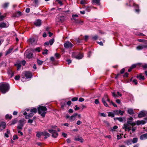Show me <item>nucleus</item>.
I'll return each mask as SVG.
<instances>
[{
    "label": "nucleus",
    "mask_w": 147,
    "mask_h": 147,
    "mask_svg": "<svg viewBox=\"0 0 147 147\" xmlns=\"http://www.w3.org/2000/svg\"><path fill=\"white\" fill-rule=\"evenodd\" d=\"M9 3H4L3 5V8H6L9 5Z\"/></svg>",
    "instance_id": "a18cd8bd"
},
{
    "label": "nucleus",
    "mask_w": 147,
    "mask_h": 147,
    "mask_svg": "<svg viewBox=\"0 0 147 147\" xmlns=\"http://www.w3.org/2000/svg\"><path fill=\"white\" fill-rule=\"evenodd\" d=\"M129 2L130 3V4H129V6H130V5H132L135 9L137 13H139L140 11V10L139 9V7L138 5L134 3L131 2V1H129Z\"/></svg>",
    "instance_id": "423d86ee"
},
{
    "label": "nucleus",
    "mask_w": 147,
    "mask_h": 147,
    "mask_svg": "<svg viewBox=\"0 0 147 147\" xmlns=\"http://www.w3.org/2000/svg\"><path fill=\"white\" fill-rule=\"evenodd\" d=\"M24 74L26 78H30L32 77V73L29 71H26Z\"/></svg>",
    "instance_id": "1a4fd4ad"
},
{
    "label": "nucleus",
    "mask_w": 147,
    "mask_h": 147,
    "mask_svg": "<svg viewBox=\"0 0 147 147\" xmlns=\"http://www.w3.org/2000/svg\"><path fill=\"white\" fill-rule=\"evenodd\" d=\"M55 56L56 58H60L61 57V55L59 53H56L55 54Z\"/></svg>",
    "instance_id": "de8ad7c7"
},
{
    "label": "nucleus",
    "mask_w": 147,
    "mask_h": 147,
    "mask_svg": "<svg viewBox=\"0 0 147 147\" xmlns=\"http://www.w3.org/2000/svg\"><path fill=\"white\" fill-rule=\"evenodd\" d=\"M36 136L39 138L41 136L43 135V132L40 131H37L36 132Z\"/></svg>",
    "instance_id": "393cba45"
},
{
    "label": "nucleus",
    "mask_w": 147,
    "mask_h": 147,
    "mask_svg": "<svg viewBox=\"0 0 147 147\" xmlns=\"http://www.w3.org/2000/svg\"><path fill=\"white\" fill-rule=\"evenodd\" d=\"M146 122L145 121L142 120L141 121H138L136 122V124L137 125H139L140 124L144 125L145 124Z\"/></svg>",
    "instance_id": "aec40b11"
},
{
    "label": "nucleus",
    "mask_w": 147,
    "mask_h": 147,
    "mask_svg": "<svg viewBox=\"0 0 147 147\" xmlns=\"http://www.w3.org/2000/svg\"><path fill=\"white\" fill-rule=\"evenodd\" d=\"M132 82L134 83L136 85L137 84V81L136 80H134L132 81Z\"/></svg>",
    "instance_id": "680f3d73"
},
{
    "label": "nucleus",
    "mask_w": 147,
    "mask_h": 147,
    "mask_svg": "<svg viewBox=\"0 0 147 147\" xmlns=\"http://www.w3.org/2000/svg\"><path fill=\"white\" fill-rule=\"evenodd\" d=\"M83 56L82 54H79L76 56V58L77 59H82Z\"/></svg>",
    "instance_id": "cd10ccee"
},
{
    "label": "nucleus",
    "mask_w": 147,
    "mask_h": 147,
    "mask_svg": "<svg viewBox=\"0 0 147 147\" xmlns=\"http://www.w3.org/2000/svg\"><path fill=\"white\" fill-rule=\"evenodd\" d=\"M138 141V139L137 138H134L133 139L130 141H129V142H132L133 143H135L137 142Z\"/></svg>",
    "instance_id": "bb28decb"
},
{
    "label": "nucleus",
    "mask_w": 147,
    "mask_h": 147,
    "mask_svg": "<svg viewBox=\"0 0 147 147\" xmlns=\"http://www.w3.org/2000/svg\"><path fill=\"white\" fill-rule=\"evenodd\" d=\"M140 67H142L144 69L147 68V64H142L140 63L139 68Z\"/></svg>",
    "instance_id": "4be33fe9"
},
{
    "label": "nucleus",
    "mask_w": 147,
    "mask_h": 147,
    "mask_svg": "<svg viewBox=\"0 0 147 147\" xmlns=\"http://www.w3.org/2000/svg\"><path fill=\"white\" fill-rule=\"evenodd\" d=\"M8 25H7L5 23L3 22L0 24V27L1 28H4L7 27L8 26Z\"/></svg>",
    "instance_id": "5701e85b"
},
{
    "label": "nucleus",
    "mask_w": 147,
    "mask_h": 147,
    "mask_svg": "<svg viewBox=\"0 0 147 147\" xmlns=\"http://www.w3.org/2000/svg\"><path fill=\"white\" fill-rule=\"evenodd\" d=\"M114 120H117L120 122H122L123 121V119L122 117H116L114 118Z\"/></svg>",
    "instance_id": "7c9ffc66"
},
{
    "label": "nucleus",
    "mask_w": 147,
    "mask_h": 147,
    "mask_svg": "<svg viewBox=\"0 0 147 147\" xmlns=\"http://www.w3.org/2000/svg\"><path fill=\"white\" fill-rule=\"evenodd\" d=\"M130 98L131 101L132 102L134 100L133 97L131 94H129V98Z\"/></svg>",
    "instance_id": "8fccbe9b"
},
{
    "label": "nucleus",
    "mask_w": 147,
    "mask_h": 147,
    "mask_svg": "<svg viewBox=\"0 0 147 147\" xmlns=\"http://www.w3.org/2000/svg\"><path fill=\"white\" fill-rule=\"evenodd\" d=\"M24 120L22 119L20 120L19 122V123L18 126V129H22V127L24 124Z\"/></svg>",
    "instance_id": "6e6552de"
},
{
    "label": "nucleus",
    "mask_w": 147,
    "mask_h": 147,
    "mask_svg": "<svg viewBox=\"0 0 147 147\" xmlns=\"http://www.w3.org/2000/svg\"><path fill=\"white\" fill-rule=\"evenodd\" d=\"M21 12L19 11H18L15 14V16L16 17H18L20 16Z\"/></svg>",
    "instance_id": "c756f323"
},
{
    "label": "nucleus",
    "mask_w": 147,
    "mask_h": 147,
    "mask_svg": "<svg viewBox=\"0 0 147 147\" xmlns=\"http://www.w3.org/2000/svg\"><path fill=\"white\" fill-rule=\"evenodd\" d=\"M147 48V43L141 44L138 46L136 49L138 50H142L143 49Z\"/></svg>",
    "instance_id": "0eeeda50"
},
{
    "label": "nucleus",
    "mask_w": 147,
    "mask_h": 147,
    "mask_svg": "<svg viewBox=\"0 0 147 147\" xmlns=\"http://www.w3.org/2000/svg\"><path fill=\"white\" fill-rule=\"evenodd\" d=\"M64 46L65 48L68 49L72 48L73 45L69 41H67L64 43Z\"/></svg>",
    "instance_id": "39448f33"
},
{
    "label": "nucleus",
    "mask_w": 147,
    "mask_h": 147,
    "mask_svg": "<svg viewBox=\"0 0 147 147\" xmlns=\"http://www.w3.org/2000/svg\"><path fill=\"white\" fill-rule=\"evenodd\" d=\"M48 131L50 133L52 134V136L53 137L56 138L58 137V134L56 130L53 129H49Z\"/></svg>",
    "instance_id": "20e7f679"
},
{
    "label": "nucleus",
    "mask_w": 147,
    "mask_h": 147,
    "mask_svg": "<svg viewBox=\"0 0 147 147\" xmlns=\"http://www.w3.org/2000/svg\"><path fill=\"white\" fill-rule=\"evenodd\" d=\"M125 69L124 68L122 69L120 71V74H123L124 72H125Z\"/></svg>",
    "instance_id": "052dcab7"
},
{
    "label": "nucleus",
    "mask_w": 147,
    "mask_h": 147,
    "mask_svg": "<svg viewBox=\"0 0 147 147\" xmlns=\"http://www.w3.org/2000/svg\"><path fill=\"white\" fill-rule=\"evenodd\" d=\"M25 54L26 55L27 58L29 59L32 58L33 56V54L32 53H28L27 51H26Z\"/></svg>",
    "instance_id": "f8f14e48"
},
{
    "label": "nucleus",
    "mask_w": 147,
    "mask_h": 147,
    "mask_svg": "<svg viewBox=\"0 0 147 147\" xmlns=\"http://www.w3.org/2000/svg\"><path fill=\"white\" fill-rule=\"evenodd\" d=\"M43 135L44 136L49 137L51 135L49 133L46 132H45L43 133Z\"/></svg>",
    "instance_id": "2f4dec72"
},
{
    "label": "nucleus",
    "mask_w": 147,
    "mask_h": 147,
    "mask_svg": "<svg viewBox=\"0 0 147 147\" xmlns=\"http://www.w3.org/2000/svg\"><path fill=\"white\" fill-rule=\"evenodd\" d=\"M83 139L82 137L78 138H75L74 140L76 141H79L81 142H83Z\"/></svg>",
    "instance_id": "a878e982"
},
{
    "label": "nucleus",
    "mask_w": 147,
    "mask_h": 147,
    "mask_svg": "<svg viewBox=\"0 0 147 147\" xmlns=\"http://www.w3.org/2000/svg\"><path fill=\"white\" fill-rule=\"evenodd\" d=\"M82 123V122L80 120H78L77 121L76 124L77 125H80Z\"/></svg>",
    "instance_id": "338daca9"
},
{
    "label": "nucleus",
    "mask_w": 147,
    "mask_h": 147,
    "mask_svg": "<svg viewBox=\"0 0 147 147\" xmlns=\"http://www.w3.org/2000/svg\"><path fill=\"white\" fill-rule=\"evenodd\" d=\"M76 118L74 116H73L72 115L70 116V119H69V120L71 121H74L76 119Z\"/></svg>",
    "instance_id": "473e14b6"
},
{
    "label": "nucleus",
    "mask_w": 147,
    "mask_h": 147,
    "mask_svg": "<svg viewBox=\"0 0 147 147\" xmlns=\"http://www.w3.org/2000/svg\"><path fill=\"white\" fill-rule=\"evenodd\" d=\"M7 73L10 78L13 77L14 75V72L11 69H9L8 70Z\"/></svg>",
    "instance_id": "dca6fc26"
},
{
    "label": "nucleus",
    "mask_w": 147,
    "mask_h": 147,
    "mask_svg": "<svg viewBox=\"0 0 147 147\" xmlns=\"http://www.w3.org/2000/svg\"><path fill=\"white\" fill-rule=\"evenodd\" d=\"M20 76L19 75L16 76L15 77V79L16 80H18L20 79Z\"/></svg>",
    "instance_id": "603ef678"
},
{
    "label": "nucleus",
    "mask_w": 147,
    "mask_h": 147,
    "mask_svg": "<svg viewBox=\"0 0 147 147\" xmlns=\"http://www.w3.org/2000/svg\"><path fill=\"white\" fill-rule=\"evenodd\" d=\"M108 96L107 95H105L104 97L102 98V100H104L106 101L107 99H108Z\"/></svg>",
    "instance_id": "a19ab883"
},
{
    "label": "nucleus",
    "mask_w": 147,
    "mask_h": 147,
    "mask_svg": "<svg viewBox=\"0 0 147 147\" xmlns=\"http://www.w3.org/2000/svg\"><path fill=\"white\" fill-rule=\"evenodd\" d=\"M21 62V64H22V65L24 66L26 63V61L24 60H23L21 62Z\"/></svg>",
    "instance_id": "6e6d98bb"
},
{
    "label": "nucleus",
    "mask_w": 147,
    "mask_h": 147,
    "mask_svg": "<svg viewBox=\"0 0 147 147\" xmlns=\"http://www.w3.org/2000/svg\"><path fill=\"white\" fill-rule=\"evenodd\" d=\"M34 50L36 51H37L38 52H40V48L39 47H38L36 48Z\"/></svg>",
    "instance_id": "4d7b16f0"
},
{
    "label": "nucleus",
    "mask_w": 147,
    "mask_h": 147,
    "mask_svg": "<svg viewBox=\"0 0 147 147\" xmlns=\"http://www.w3.org/2000/svg\"><path fill=\"white\" fill-rule=\"evenodd\" d=\"M138 41L139 42H144V44H147V40H145L138 39Z\"/></svg>",
    "instance_id": "72a5a7b5"
},
{
    "label": "nucleus",
    "mask_w": 147,
    "mask_h": 147,
    "mask_svg": "<svg viewBox=\"0 0 147 147\" xmlns=\"http://www.w3.org/2000/svg\"><path fill=\"white\" fill-rule=\"evenodd\" d=\"M29 42H30L31 44L33 45L36 44L37 41L34 38H31L28 40Z\"/></svg>",
    "instance_id": "9b49d317"
},
{
    "label": "nucleus",
    "mask_w": 147,
    "mask_h": 147,
    "mask_svg": "<svg viewBox=\"0 0 147 147\" xmlns=\"http://www.w3.org/2000/svg\"><path fill=\"white\" fill-rule=\"evenodd\" d=\"M33 3L35 4V7L37 6L38 3V0H34Z\"/></svg>",
    "instance_id": "58836bf2"
},
{
    "label": "nucleus",
    "mask_w": 147,
    "mask_h": 147,
    "mask_svg": "<svg viewBox=\"0 0 147 147\" xmlns=\"http://www.w3.org/2000/svg\"><path fill=\"white\" fill-rule=\"evenodd\" d=\"M112 94V96L115 97H118L117 95L116 94L115 92H113Z\"/></svg>",
    "instance_id": "774afa93"
},
{
    "label": "nucleus",
    "mask_w": 147,
    "mask_h": 147,
    "mask_svg": "<svg viewBox=\"0 0 147 147\" xmlns=\"http://www.w3.org/2000/svg\"><path fill=\"white\" fill-rule=\"evenodd\" d=\"M6 126V124L5 122H2L0 123V130H2L4 129Z\"/></svg>",
    "instance_id": "ddd939ff"
},
{
    "label": "nucleus",
    "mask_w": 147,
    "mask_h": 147,
    "mask_svg": "<svg viewBox=\"0 0 147 147\" xmlns=\"http://www.w3.org/2000/svg\"><path fill=\"white\" fill-rule=\"evenodd\" d=\"M5 118L6 119H10L12 118V116L10 115L7 114L5 116Z\"/></svg>",
    "instance_id": "c9c22d12"
},
{
    "label": "nucleus",
    "mask_w": 147,
    "mask_h": 147,
    "mask_svg": "<svg viewBox=\"0 0 147 147\" xmlns=\"http://www.w3.org/2000/svg\"><path fill=\"white\" fill-rule=\"evenodd\" d=\"M136 77L137 78H138L140 80H143L145 79L144 76L142 75V74L138 75Z\"/></svg>",
    "instance_id": "f3484780"
},
{
    "label": "nucleus",
    "mask_w": 147,
    "mask_h": 147,
    "mask_svg": "<svg viewBox=\"0 0 147 147\" xmlns=\"http://www.w3.org/2000/svg\"><path fill=\"white\" fill-rule=\"evenodd\" d=\"M10 89L9 84L5 82L0 83V91L3 94H5Z\"/></svg>",
    "instance_id": "f257e3e1"
},
{
    "label": "nucleus",
    "mask_w": 147,
    "mask_h": 147,
    "mask_svg": "<svg viewBox=\"0 0 147 147\" xmlns=\"http://www.w3.org/2000/svg\"><path fill=\"white\" fill-rule=\"evenodd\" d=\"M18 137L16 135H15L13 136V140H15L16 139H18Z\"/></svg>",
    "instance_id": "bf43d9fd"
},
{
    "label": "nucleus",
    "mask_w": 147,
    "mask_h": 147,
    "mask_svg": "<svg viewBox=\"0 0 147 147\" xmlns=\"http://www.w3.org/2000/svg\"><path fill=\"white\" fill-rule=\"evenodd\" d=\"M100 1V0H93L92 2L99 5Z\"/></svg>",
    "instance_id": "4c0bfd02"
},
{
    "label": "nucleus",
    "mask_w": 147,
    "mask_h": 147,
    "mask_svg": "<svg viewBox=\"0 0 147 147\" xmlns=\"http://www.w3.org/2000/svg\"><path fill=\"white\" fill-rule=\"evenodd\" d=\"M34 24L36 26H40L41 24V21L40 20H38L35 22H34Z\"/></svg>",
    "instance_id": "412c9836"
},
{
    "label": "nucleus",
    "mask_w": 147,
    "mask_h": 147,
    "mask_svg": "<svg viewBox=\"0 0 147 147\" xmlns=\"http://www.w3.org/2000/svg\"><path fill=\"white\" fill-rule=\"evenodd\" d=\"M140 139L141 140H144L147 139V134H145L141 135L140 136Z\"/></svg>",
    "instance_id": "a211bd4d"
},
{
    "label": "nucleus",
    "mask_w": 147,
    "mask_h": 147,
    "mask_svg": "<svg viewBox=\"0 0 147 147\" xmlns=\"http://www.w3.org/2000/svg\"><path fill=\"white\" fill-rule=\"evenodd\" d=\"M75 41L78 43H80L81 42L80 39L79 38L75 39Z\"/></svg>",
    "instance_id": "5fc2aeb1"
},
{
    "label": "nucleus",
    "mask_w": 147,
    "mask_h": 147,
    "mask_svg": "<svg viewBox=\"0 0 147 147\" xmlns=\"http://www.w3.org/2000/svg\"><path fill=\"white\" fill-rule=\"evenodd\" d=\"M124 113V112L123 111H122L121 110L119 111V114H120L121 115H122Z\"/></svg>",
    "instance_id": "e2e57ef3"
},
{
    "label": "nucleus",
    "mask_w": 147,
    "mask_h": 147,
    "mask_svg": "<svg viewBox=\"0 0 147 147\" xmlns=\"http://www.w3.org/2000/svg\"><path fill=\"white\" fill-rule=\"evenodd\" d=\"M47 109L45 107L40 106L38 107V113L42 117H45Z\"/></svg>",
    "instance_id": "f03ea898"
},
{
    "label": "nucleus",
    "mask_w": 147,
    "mask_h": 147,
    "mask_svg": "<svg viewBox=\"0 0 147 147\" xmlns=\"http://www.w3.org/2000/svg\"><path fill=\"white\" fill-rule=\"evenodd\" d=\"M108 116L109 117H114V114L111 112H110L108 113Z\"/></svg>",
    "instance_id": "f704fd0d"
},
{
    "label": "nucleus",
    "mask_w": 147,
    "mask_h": 147,
    "mask_svg": "<svg viewBox=\"0 0 147 147\" xmlns=\"http://www.w3.org/2000/svg\"><path fill=\"white\" fill-rule=\"evenodd\" d=\"M31 113L29 115L25 116V117L26 119H29V118L32 117L34 115V114L30 112Z\"/></svg>",
    "instance_id": "b1692460"
},
{
    "label": "nucleus",
    "mask_w": 147,
    "mask_h": 147,
    "mask_svg": "<svg viewBox=\"0 0 147 147\" xmlns=\"http://www.w3.org/2000/svg\"><path fill=\"white\" fill-rule=\"evenodd\" d=\"M78 98L77 97H74L71 99V100L72 101H77L78 100Z\"/></svg>",
    "instance_id": "864d4df0"
},
{
    "label": "nucleus",
    "mask_w": 147,
    "mask_h": 147,
    "mask_svg": "<svg viewBox=\"0 0 147 147\" xmlns=\"http://www.w3.org/2000/svg\"><path fill=\"white\" fill-rule=\"evenodd\" d=\"M37 63L39 65H41L43 63V61L39 60H37Z\"/></svg>",
    "instance_id": "79ce46f5"
},
{
    "label": "nucleus",
    "mask_w": 147,
    "mask_h": 147,
    "mask_svg": "<svg viewBox=\"0 0 147 147\" xmlns=\"http://www.w3.org/2000/svg\"><path fill=\"white\" fill-rule=\"evenodd\" d=\"M54 40L53 38H52L49 40V42L51 45H52L53 44L54 42Z\"/></svg>",
    "instance_id": "e433bc0d"
},
{
    "label": "nucleus",
    "mask_w": 147,
    "mask_h": 147,
    "mask_svg": "<svg viewBox=\"0 0 147 147\" xmlns=\"http://www.w3.org/2000/svg\"><path fill=\"white\" fill-rule=\"evenodd\" d=\"M139 65L140 63H138L132 65L129 68V72L131 71L133 69L136 67L137 68H139Z\"/></svg>",
    "instance_id": "9d476101"
},
{
    "label": "nucleus",
    "mask_w": 147,
    "mask_h": 147,
    "mask_svg": "<svg viewBox=\"0 0 147 147\" xmlns=\"http://www.w3.org/2000/svg\"><path fill=\"white\" fill-rule=\"evenodd\" d=\"M104 124L107 126H108L109 125V123L106 121H104Z\"/></svg>",
    "instance_id": "3c124183"
},
{
    "label": "nucleus",
    "mask_w": 147,
    "mask_h": 147,
    "mask_svg": "<svg viewBox=\"0 0 147 147\" xmlns=\"http://www.w3.org/2000/svg\"><path fill=\"white\" fill-rule=\"evenodd\" d=\"M102 102L103 104L106 107H109L108 105L106 103L105 100H102Z\"/></svg>",
    "instance_id": "c03bdc74"
},
{
    "label": "nucleus",
    "mask_w": 147,
    "mask_h": 147,
    "mask_svg": "<svg viewBox=\"0 0 147 147\" xmlns=\"http://www.w3.org/2000/svg\"><path fill=\"white\" fill-rule=\"evenodd\" d=\"M37 109L36 108H34L30 110V112L32 113H36L37 112Z\"/></svg>",
    "instance_id": "c85d7f7f"
},
{
    "label": "nucleus",
    "mask_w": 147,
    "mask_h": 147,
    "mask_svg": "<svg viewBox=\"0 0 147 147\" xmlns=\"http://www.w3.org/2000/svg\"><path fill=\"white\" fill-rule=\"evenodd\" d=\"M65 17L61 14H59L57 16L56 19V24L57 25H60L65 20Z\"/></svg>",
    "instance_id": "7ed1b4c3"
},
{
    "label": "nucleus",
    "mask_w": 147,
    "mask_h": 147,
    "mask_svg": "<svg viewBox=\"0 0 147 147\" xmlns=\"http://www.w3.org/2000/svg\"><path fill=\"white\" fill-rule=\"evenodd\" d=\"M118 128V127L116 125H115L113 126V128L111 129V131H114L115 130V129H116Z\"/></svg>",
    "instance_id": "09e8293b"
},
{
    "label": "nucleus",
    "mask_w": 147,
    "mask_h": 147,
    "mask_svg": "<svg viewBox=\"0 0 147 147\" xmlns=\"http://www.w3.org/2000/svg\"><path fill=\"white\" fill-rule=\"evenodd\" d=\"M134 114V112L132 109H129V114L133 115Z\"/></svg>",
    "instance_id": "49530a36"
},
{
    "label": "nucleus",
    "mask_w": 147,
    "mask_h": 147,
    "mask_svg": "<svg viewBox=\"0 0 147 147\" xmlns=\"http://www.w3.org/2000/svg\"><path fill=\"white\" fill-rule=\"evenodd\" d=\"M14 65L17 67V70H19L20 69V67L21 66V63L20 62H17L16 63L14 64Z\"/></svg>",
    "instance_id": "6ab92c4d"
},
{
    "label": "nucleus",
    "mask_w": 147,
    "mask_h": 147,
    "mask_svg": "<svg viewBox=\"0 0 147 147\" xmlns=\"http://www.w3.org/2000/svg\"><path fill=\"white\" fill-rule=\"evenodd\" d=\"M123 129H124L125 130L129 131V121H127V123L125 124L124 125Z\"/></svg>",
    "instance_id": "4468645a"
},
{
    "label": "nucleus",
    "mask_w": 147,
    "mask_h": 147,
    "mask_svg": "<svg viewBox=\"0 0 147 147\" xmlns=\"http://www.w3.org/2000/svg\"><path fill=\"white\" fill-rule=\"evenodd\" d=\"M136 123L134 122H130L129 121V125H130L132 126H135L136 124Z\"/></svg>",
    "instance_id": "37998d69"
},
{
    "label": "nucleus",
    "mask_w": 147,
    "mask_h": 147,
    "mask_svg": "<svg viewBox=\"0 0 147 147\" xmlns=\"http://www.w3.org/2000/svg\"><path fill=\"white\" fill-rule=\"evenodd\" d=\"M12 51V49H9L8 50L6 51V55H7L10 53Z\"/></svg>",
    "instance_id": "ea45409f"
},
{
    "label": "nucleus",
    "mask_w": 147,
    "mask_h": 147,
    "mask_svg": "<svg viewBox=\"0 0 147 147\" xmlns=\"http://www.w3.org/2000/svg\"><path fill=\"white\" fill-rule=\"evenodd\" d=\"M56 127H57V126L56 125H54V126L52 125L51 126V129H53V130H54V129H56Z\"/></svg>",
    "instance_id": "0e129e2a"
},
{
    "label": "nucleus",
    "mask_w": 147,
    "mask_h": 147,
    "mask_svg": "<svg viewBox=\"0 0 147 147\" xmlns=\"http://www.w3.org/2000/svg\"><path fill=\"white\" fill-rule=\"evenodd\" d=\"M146 115V113L144 111H141L138 114V117L139 118H141L145 117Z\"/></svg>",
    "instance_id": "2eb2a0df"
},
{
    "label": "nucleus",
    "mask_w": 147,
    "mask_h": 147,
    "mask_svg": "<svg viewBox=\"0 0 147 147\" xmlns=\"http://www.w3.org/2000/svg\"><path fill=\"white\" fill-rule=\"evenodd\" d=\"M47 51L48 50L47 49H46L44 50V52L42 53V54L43 55L47 54Z\"/></svg>",
    "instance_id": "13d9d810"
},
{
    "label": "nucleus",
    "mask_w": 147,
    "mask_h": 147,
    "mask_svg": "<svg viewBox=\"0 0 147 147\" xmlns=\"http://www.w3.org/2000/svg\"><path fill=\"white\" fill-rule=\"evenodd\" d=\"M100 115L101 116L104 117H106L107 116L104 113H100Z\"/></svg>",
    "instance_id": "69168bd1"
}]
</instances>
